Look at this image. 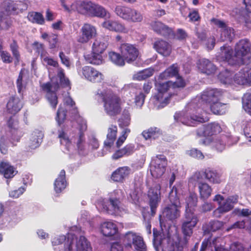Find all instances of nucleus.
Masks as SVG:
<instances>
[{
    "instance_id": "nucleus-7",
    "label": "nucleus",
    "mask_w": 251,
    "mask_h": 251,
    "mask_svg": "<svg viewBox=\"0 0 251 251\" xmlns=\"http://www.w3.org/2000/svg\"><path fill=\"white\" fill-rule=\"evenodd\" d=\"M97 95L102 99L104 110L108 115L114 116L120 112V100L110 90H98Z\"/></svg>"
},
{
    "instance_id": "nucleus-16",
    "label": "nucleus",
    "mask_w": 251,
    "mask_h": 251,
    "mask_svg": "<svg viewBox=\"0 0 251 251\" xmlns=\"http://www.w3.org/2000/svg\"><path fill=\"white\" fill-rule=\"evenodd\" d=\"M161 185L159 183H154L148 188L147 196L152 214L155 213L156 209L161 201Z\"/></svg>"
},
{
    "instance_id": "nucleus-25",
    "label": "nucleus",
    "mask_w": 251,
    "mask_h": 251,
    "mask_svg": "<svg viewBox=\"0 0 251 251\" xmlns=\"http://www.w3.org/2000/svg\"><path fill=\"white\" fill-rule=\"evenodd\" d=\"M221 127L217 123H211L207 125H203L198 130V134L199 136H203L206 137H214V135L220 132Z\"/></svg>"
},
{
    "instance_id": "nucleus-23",
    "label": "nucleus",
    "mask_w": 251,
    "mask_h": 251,
    "mask_svg": "<svg viewBox=\"0 0 251 251\" xmlns=\"http://www.w3.org/2000/svg\"><path fill=\"white\" fill-rule=\"evenodd\" d=\"M117 133V127L116 126L111 125L108 128L106 139L104 141L103 149L98 152V156H102L106 154L109 148L114 144Z\"/></svg>"
},
{
    "instance_id": "nucleus-64",
    "label": "nucleus",
    "mask_w": 251,
    "mask_h": 251,
    "mask_svg": "<svg viewBox=\"0 0 251 251\" xmlns=\"http://www.w3.org/2000/svg\"><path fill=\"white\" fill-rule=\"evenodd\" d=\"M59 56L60 58L61 63L67 68L70 69L72 65V62L69 57L66 55L62 51H61L59 53Z\"/></svg>"
},
{
    "instance_id": "nucleus-45",
    "label": "nucleus",
    "mask_w": 251,
    "mask_h": 251,
    "mask_svg": "<svg viewBox=\"0 0 251 251\" xmlns=\"http://www.w3.org/2000/svg\"><path fill=\"white\" fill-rule=\"evenodd\" d=\"M198 188L201 199L205 200L211 196L212 189L206 182L203 184H200Z\"/></svg>"
},
{
    "instance_id": "nucleus-63",
    "label": "nucleus",
    "mask_w": 251,
    "mask_h": 251,
    "mask_svg": "<svg viewBox=\"0 0 251 251\" xmlns=\"http://www.w3.org/2000/svg\"><path fill=\"white\" fill-rule=\"evenodd\" d=\"M187 154L195 158L202 159L204 158V156L202 152L196 149H192L186 151Z\"/></svg>"
},
{
    "instance_id": "nucleus-55",
    "label": "nucleus",
    "mask_w": 251,
    "mask_h": 251,
    "mask_svg": "<svg viewBox=\"0 0 251 251\" xmlns=\"http://www.w3.org/2000/svg\"><path fill=\"white\" fill-rule=\"evenodd\" d=\"M63 97V101L64 104L67 106H70L71 108L72 113L75 116H77V110L75 107V102L71 98L69 93L68 92L65 93L64 94Z\"/></svg>"
},
{
    "instance_id": "nucleus-18",
    "label": "nucleus",
    "mask_w": 251,
    "mask_h": 251,
    "mask_svg": "<svg viewBox=\"0 0 251 251\" xmlns=\"http://www.w3.org/2000/svg\"><path fill=\"white\" fill-rule=\"evenodd\" d=\"M79 75L87 80L92 82H100L103 80L102 74L90 66H84L78 70Z\"/></svg>"
},
{
    "instance_id": "nucleus-37",
    "label": "nucleus",
    "mask_w": 251,
    "mask_h": 251,
    "mask_svg": "<svg viewBox=\"0 0 251 251\" xmlns=\"http://www.w3.org/2000/svg\"><path fill=\"white\" fill-rule=\"evenodd\" d=\"M17 173L16 169L8 162H2L0 163V174L5 178H12Z\"/></svg>"
},
{
    "instance_id": "nucleus-34",
    "label": "nucleus",
    "mask_w": 251,
    "mask_h": 251,
    "mask_svg": "<svg viewBox=\"0 0 251 251\" xmlns=\"http://www.w3.org/2000/svg\"><path fill=\"white\" fill-rule=\"evenodd\" d=\"M8 126L12 134L14 140L19 141L20 138L23 135V133L20 130H18V122L15 118L11 117L7 123Z\"/></svg>"
},
{
    "instance_id": "nucleus-32",
    "label": "nucleus",
    "mask_w": 251,
    "mask_h": 251,
    "mask_svg": "<svg viewBox=\"0 0 251 251\" xmlns=\"http://www.w3.org/2000/svg\"><path fill=\"white\" fill-rule=\"evenodd\" d=\"M23 107V103L19 98L12 97L7 103V109L9 113L15 114L18 112Z\"/></svg>"
},
{
    "instance_id": "nucleus-36",
    "label": "nucleus",
    "mask_w": 251,
    "mask_h": 251,
    "mask_svg": "<svg viewBox=\"0 0 251 251\" xmlns=\"http://www.w3.org/2000/svg\"><path fill=\"white\" fill-rule=\"evenodd\" d=\"M151 26L154 31L163 36H168L172 33L171 28L160 22H152Z\"/></svg>"
},
{
    "instance_id": "nucleus-48",
    "label": "nucleus",
    "mask_w": 251,
    "mask_h": 251,
    "mask_svg": "<svg viewBox=\"0 0 251 251\" xmlns=\"http://www.w3.org/2000/svg\"><path fill=\"white\" fill-rule=\"evenodd\" d=\"M85 58L88 63L93 65H98L103 62L102 54L99 53H94L93 51L91 54L85 55Z\"/></svg>"
},
{
    "instance_id": "nucleus-59",
    "label": "nucleus",
    "mask_w": 251,
    "mask_h": 251,
    "mask_svg": "<svg viewBox=\"0 0 251 251\" xmlns=\"http://www.w3.org/2000/svg\"><path fill=\"white\" fill-rule=\"evenodd\" d=\"M87 145L89 149L91 150H97L100 146L99 140L93 134L88 136Z\"/></svg>"
},
{
    "instance_id": "nucleus-1",
    "label": "nucleus",
    "mask_w": 251,
    "mask_h": 251,
    "mask_svg": "<svg viewBox=\"0 0 251 251\" xmlns=\"http://www.w3.org/2000/svg\"><path fill=\"white\" fill-rule=\"evenodd\" d=\"M222 92L218 89H207L201 96L196 97L185 107V113H176L174 116L177 122L188 126L207 122V114L212 111L215 114L226 112V105L219 102Z\"/></svg>"
},
{
    "instance_id": "nucleus-61",
    "label": "nucleus",
    "mask_w": 251,
    "mask_h": 251,
    "mask_svg": "<svg viewBox=\"0 0 251 251\" xmlns=\"http://www.w3.org/2000/svg\"><path fill=\"white\" fill-rule=\"evenodd\" d=\"M57 76L60 79V82L61 85L70 88L69 81L68 78L65 77L64 70L61 67H58L57 69Z\"/></svg>"
},
{
    "instance_id": "nucleus-44",
    "label": "nucleus",
    "mask_w": 251,
    "mask_h": 251,
    "mask_svg": "<svg viewBox=\"0 0 251 251\" xmlns=\"http://www.w3.org/2000/svg\"><path fill=\"white\" fill-rule=\"evenodd\" d=\"M183 189V183L177 182L171 189L169 195V199L179 201L178 195L182 194Z\"/></svg>"
},
{
    "instance_id": "nucleus-38",
    "label": "nucleus",
    "mask_w": 251,
    "mask_h": 251,
    "mask_svg": "<svg viewBox=\"0 0 251 251\" xmlns=\"http://www.w3.org/2000/svg\"><path fill=\"white\" fill-rule=\"evenodd\" d=\"M153 47L159 53L165 56L169 55L171 52L170 45L163 40H159L155 42Z\"/></svg>"
},
{
    "instance_id": "nucleus-22",
    "label": "nucleus",
    "mask_w": 251,
    "mask_h": 251,
    "mask_svg": "<svg viewBox=\"0 0 251 251\" xmlns=\"http://www.w3.org/2000/svg\"><path fill=\"white\" fill-rule=\"evenodd\" d=\"M120 49L124 60L128 63L135 61L138 57V50L132 45L123 44L121 45Z\"/></svg>"
},
{
    "instance_id": "nucleus-50",
    "label": "nucleus",
    "mask_w": 251,
    "mask_h": 251,
    "mask_svg": "<svg viewBox=\"0 0 251 251\" xmlns=\"http://www.w3.org/2000/svg\"><path fill=\"white\" fill-rule=\"evenodd\" d=\"M108 57L110 61L117 66H123L125 64L124 57L119 53L114 51H110L108 53Z\"/></svg>"
},
{
    "instance_id": "nucleus-12",
    "label": "nucleus",
    "mask_w": 251,
    "mask_h": 251,
    "mask_svg": "<svg viewBox=\"0 0 251 251\" xmlns=\"http://www.w3.org/2000/svg\"><path fill=\"white\" fill-rule=\"evenodd\" d=\"M198 222L199 219L194 212L190 211L187 209L185 211L184 218L181 226L185 243L188 242L192 235L193 228L196 226Z\"/></svg>"
},
{
    "instance_id": "nucleus-31",
    "label": "nucleus",
    "mask_w": 251,
    "mask_h": 251,
    "mask_svg": "<svg viewBox=\"0 0 251 251\" xmlns=\"http://www.w3.org/2000/svg\"><path fill=\"white\" fill-rule=\"evenodd\" d=\"M44 134L42 131L35 130L30 135L29 140L28 142V147L32 150L38 148L42 141Z\"/></svg>"
},
{
    "instance_id": "nucleus-14",
    "label": "nucleus",
    "mask_w": 251,
    "mask_h": 251,
    "mask_svg": "<svg viewBox=\"0 0 251 251\" xmlns=\"http://www.w3.org/2000/svg\"><path fill=\"white\" fill-rule=\"evenodd\" d=\"M130 124V116L129 113L128 111L125 110L121 118L118 121V125L122 129V131L116 143L117 148H120L123 144L130 133L131 130L128 127Z\"/></svg>"
},
{
    "instance_id": "nucleus-57",
    "label": "nucleus",
    "mask_w": 251,
    "mask_h": 251,
    "mask_svg": "<svg viewBox=\"0 0 251 251\" xmlns=\"http://www.w3.org/2000/svg\"><path fill=\"white\" fill-rule=\"evenodd\" d=\"M66 118V111L62 105H60L56 113L55 120L58 125L60 126L62 124Z\"/></svg>"
},
{
    "instance_id": "nucleus-42",
    "label": "nucleus",
    "mask_w": 251,
    "mask_h": 251,
    "mask_svg": "<svg viewBox=\"0 0 251 251\" xmlns=\"http://www.w3.org/2000/svg\"><path fill=\"white\" fill-rule=\"evenodd\" d=\"M228 65L232 66H238L241 65H245L251 67V51L242 57L241 59L228 60Z\"/></svg>"
},
{
    "instance_id": "nucleus-58",
    "label": "nucleus",
    "mask_w": 251,
    "mask_h": 251,
    "mask_svg": "<svg viewBox=\"0 0 251 251\" xmlns=\"http://www.w3.org/2000/svg\"><path fill=\"white\" fill-rule=\"evenodd\" d=\"M10 48L13 57L15 60V63L17 64L19 63L21 58L19 47L15 41H13V42L10 44Z\"/></svg>"
},
{
    "instance_id": "nucleus-9",
    "label": "nucleus",
    "mask_w": 251,
    "mask_h": 251,
    "mask_svg": "<svg viewBox=\"0 0 251 251\" xmlns=\"http://www.w3.org/2000/svg\"><path fill=\"white\" fill-rule=\"evenodd\" d=\"M238 196L233 195L228 197L225 200L224 197L219 194L214 196L213 201L218 204V207L213 212V215L216 218H220L221 216L231 210L234 205L238 202Z\"/></svg>"
},
{
    "instance_id": "nucleus-27",
    "label": "nucleus",
    "mask_w": 251,
    "mask_h": 251,
    "mask_svg": "<svg viewBox=\"0 0 251 251\" xmlns=\"http://www.w3.org/2000/svg\"><path fill=\"white\" fill-rule=\"evenodd\" d=\"M101 25L103 28L117 32L127 33L129 31L124 24L115 20H106L102 23Z\"/></svg>"
},
{
    "instance_id": "nucleus-62",
    "label": "nucleus",
    "mask_w": 251,
    "mask_h": 251,
    "mask_svg": "<svg viewBox=\"0 0 251 251\" xmlns=\"http://www.w3.org/2000/svg\"><path fill=\"white\" fill-rule=\"evenodd\" d=\"M2 6L8 13H11L17 11L15 2L11 0H8L4 1Z\"/></svg>"
},
{
    "instance_id": "nucleus-19",
    "label": "nucleus",
    "mask_w": 251,
    "mask_h": 251,
    "mask_svg": "<svg viewBox=\"0 0 251 251\" xmlns=\"http://www.w3.org/2000/svg\"><path fill=\"white\" fill-rule=\"evenodd\" d=\"M97 34L96 27L89 24H85L81 28L80 34L77 37L78 42L84 44L95 37Z\"/></svg>"
},
{
    "instance_id": "nucleus-3",
    "label": "nucleus",
    "mask_w": 251,
    "mask_h": 251,
    "mask_svg": "<svg viewBox=\"0 0 251 251\" xmlns=\"http://www.w3.org/2000/svg\"><path fill=\"white\" fill-rule=\"evenodd\" d=\"M81 229L77 226L70 228L66 236L58 235L51 240L54 251H56L55 246L61 245L64 243V251H92L90 242L83 235H81Z\"/></svg>"
},
{
    "instance_id": "nucleus-54",
    "label": "nucleus",
    "mask_w": 251,
    "mask_h": 251,
    "mask_svg": "<svg viewBox=\"0 0 251 251\" xmlns=\"http://www.w3.org/2000/svg\"><path fill=\"white\" fill-rule=\"evenodd\" d=\"M242 106L244 110L251 115V94L247 93L242 98Z\"/></svg>"
},
{
    "instance_id": "nucleus-56",
    "label": "nucleus",
    "mask_w": 251,
    "mask_h": 251,
    "mask_svg": "<svg viewBox=\"0 0 251 251\" xmlns=\"http://www.w3.org/2000/svg\"><path fill=\"white\" fill-rule=\"evenodd\" d=\"M12 24V21L10 17L2 12H0V28L2 29H8Z\"/></svg>"
},
{
    "instance_id": "nucleus-40",
    "label": "nucleus",
    "mask_w": 251,
    "mask_h": 251,
    "mask_svg": "<svg viewBox=\"0 0 251 251\" xmlns=\"http://www.w3.org/2000/svg\"><path fill=\"white\" fill-rule=\"evenodd\" d=\"M66 185L65 172L64 170H62L60 171L59 175L54 181V190L56 193H60L66 188Z\"/></svg>"
},
{
    "instance_id": "nucleus-60",
    "label": "nucleus",
    "mask_w": 251,
    "mask_h": 251,
    "mask_svg": "<svg viewBox=\"0 0 251 251\" xmlns=\"http://www.w3.org/2000/svg\"><path fill=\"white\" fill-rule=\"evenodd\" d=\"M145 97V95L141 91H139L136 93L134 103L136 108H141L144 103Z\"/></svg>"
},
{
    "instance_id": "nucleus-47",
    "label": "nucleus",
    "mask_w": 251,
    "mask_h": 251,
    "mask_svg": "<svg viewBox=\"0 0 251 251\" xmlns=\"http://www.w3.org/2000/svg\"><path fill=\"white\" fill-rule=\"evenodd\" d=\"M204 172L198 171L195 172L189 178V184H192L195 186L198 187L200 184H203L205 182L204 180L203 176Z\"/></svg>"
},
{
    "instance_id": "nucleus-35",
    "label": "nucleus",
    "mask_w": 251,
    "mask_h": 251,
    "mask_svg": "<svg viewBox=\"0 0 251 251\" xmlns=\"http://www.w3.org/2000/svg\"><path fill=\"white\" fill-rule=\"evenodd\" d=\"M108 46V42L104 37L98 38L95 40L92 47L93 52L103 53Z\"/></svg>"
},
{
    "instance_id": "nucleus-5",
    "label": "nucleus",
    "mask_w": 251,
    "mask_h": 251,
    "mask_svg": "<svg viewBox=\"0 0 251 251\" xmlns=\"http://www.w3.org/2000/svg\"><path fill=\"white\" fill-rule=\"evenodd\" d=\"M235 54L233 55L232 48L224 45L221 47L220 52L217 56V60L228 65V60L241 59L251 51L250 44L247 39H242L236 43L235 46Z\"/></svg>"
},
{
    "instance_id": "nucleus-21",
    "label": "nucleus",
    "mask_w": 251,
    "mask_h": 251,
    "mask_svg": "<svg viewBox=\"0 0 251 251\" xmlns=\"http://www.w3.org/2000/svg\"><path fill=\"white\" fill-rule=\"evenodd\" d=\"M212 21L216 25L221 28V35L219 40L221 41H231L234 36V29L227 26L224 22L220 20L213 19Z\"/></svg>"
},
{
    "instance_id": "nucleus-4",
    "label": "nucleus",
    "mask_w": 251,
    "mask_h": 251,
    "mask_svg": "<svg viewBox=\"0 0 251 251\" xmlns=\"http://www.w3.org/2000/svg\"><path fill=\"white\" fill-rule=\"evenodd\" d=\"M76 120L79 132L75 136L70 139L64 131L59 130L58 137L60 139V144L65 147L66 151L68 153H74L77 151L80 154H83L85 150L84 132L87 129V126L86 121L82 117L78 116Z\"/></svg>"
},
{
    "instance_id": "nucleus-13",
    "label": "nucleus",
    "mask_w": 251,
    "mask_h": 251,
    "mask_svg": "<svg viewBox=\"0 0 251 251\" xmlns=\"http://www.w3.org/2000/svg\"><path fill=\"white\" fill-rule=\"evenodd\" d=\"M167 165V160L163 154H157L151 158L150 171L155 178L161 177L165 173Z\"/></svg>"
},
{
    "instance_id": "nucleus-24",
    "label": "nucleus",
    "mask_w": 251,
    "mask_h": 251,
    "mask_svg": "<svg viewBox=\"0 0 251 251\" xmlns=\"http://www.w3.org/2000/svg\"><path fill=\"white\" fill-rule=\"evenodd\" d=\"M227 137L225 135L206 137L203 139L202 143L209 146L218 151H223L225 148V140Z\"/></svg>"
},
{
    "instance_id": "nucleus-6",
    "label": "nucleus",
    "mask_w": 251,
    "mask_h": 251,
    "mask_svg": "<svg viewBox=\"0 0 251 251\" xmlns=\"http://www.w3.org/2000/svg\"><path fill=\"white\" fill-rule=\"evenodd\" d=\"M221 82L225 84L251 85V69L244 68L233 76L232 73L226 70L219 75Z\"/></svg>"
},
{
    "instance_id": "nucleus-15",
    "label": "nucleus",
    "mask_w": 251,
    "mask_h": 251,
    "mask_svg": "<svg viewBox=\"0 0 251 251\" xmlns=\"http://www.w3.org/2000/svg\"><path fill=\"white\" fill-rule=\"evenodd\" d=\"M153 236V246L156 251H159V246L162 247V251H182V248L176 243H174L169 236L160 240L159 237L156 235L154 229Z\"/></svg>"
},
{
    "instance_id": "nucleus-2",
    "label": "nucleus",
    "mask_w": 251,
    "mask_h": 251,
    "mask_svg": "<svg viewBox=\"0 0 251 251\" xmlns=\"http://www.w3.org/2000/svg\"><path fill=\"white\" fill-rule=\"evenodd\" d=\"M178 68L173 64L160 74L155 80V89L157 92L151 99L157 109L163 108L167 105L174 95L175 88H183L185 86V82L180 76H177L176 80L173 82L171 81L163 82L164 80L176 76L178 74Z\"/></svg>"
},
{
    "instance_id": "nucleus-30",
    "label": "nucleus",
    "mask_w": 251,
    "mask_h": 251,
    "mask_svg": "<svg viewBox=\"0 0 251 251\" xmlns=\"http://www.w3.org/2000/svg\"><path fill=\"white\" fill-rule=\"evenodd\" d=\"M197 66L200 71L208 75L214 73L216 70V66L205 58L200 59L197 62Z\"/></svg>"
},
{
    "instance_id": "nucleus-51",
    "label": "nucleus",
    "mask_w": 251,
    "mask_h": 251,
    "mask_svg": "<svg viewBox=\"0 0 251 251\" xmlns=\"http://www.w3.org/2000/svg\"><path fill=\"white\" fill-rule=\"evenodd\" d=\"M153 74V69L148 68L134 74L133 76V78L136 80H142L150 77Z\"/></svg>"
},
{
    "instance_id": "nucleus-49",
    "label": "nucleus",
    "mask_w": 251,
    "mask_h": 251,
    "mask_svg": "<svg viewBox=\"0 0 251 251\" xmlns=\"http://www.w3.org/2000/svg\"><path fill=\"white\" fill-rule=\"evenodd\" d=\"M26 71L22 70L17 80V87L19 93L23 92L25 89L26 83L25 81Z\"/></svg>"
},
{
    "instance_id": "nucleus-33",
    "label": "nucleus",
    "mask_w": 251,
    "mask_h": 251,
    "mask_svg": "<svg viewBox=\"0 0 251 251\" xmlns=\"http://www.w3.org/2000/svg\"><path fill=\"white\" fill-rule=\"evenodd\" d=\"M100 231L105 236H112L117 233L118 227L112 222H105L101 225Z\"/></svg>"
},
{
    "instance_id": "nucleus-41",
    "label": "nucleus",
    "mask_w": 251,
    "mask_h": 251,
    "mask_svg": "<svg viewBox=\"0 0 251 251\" xmlns=\"http://www.w3.org/2000/svg\"><path fill=\"white\" fill-rule=\"evenodd\" d=\"M224 223L218 220H211L208 224L202 226V230L204 234L209 233L211 231H216L220 229L223 226Z\"/></svg>"
},
{
    "instance_id": "nucleus-46",
    "label": "nucleus",
    "mask_w": 251,
    "mask_h": 251,
    "mask_svg": "<svg viewBox=\"0 0 251 251\" xmlns=\"http://www.w3.org/2000/svg\"><path fill=\"white\" fill-rule=\"evenodd\" d=\"M161 130L157 127H151L142 132V135L146 140L149 139H155L161 136Z\"/></svg>"
},
{
    "instance_id": "nucleus-17",
    "label": "nucleus",
    "mask_w": 251,
    "mask_h": 251,
    "mask_svg": "<svg viewBox=\"0 0 251 251\" xmlns=\"http://www.w3.org/2000/svg\"><path fill=\"white\" fill-rule=\"evenodd\" d=\"M58 88V84L53 82H48L42 85L43 90L46 93V99L53 109H55L58 104V99L55 92Z\"/></svg>"
},
{
    "instance_id": "nucleus-28",
    "label": "nucleus",
    "mask_w": 251,
    "mask_h": 251,
    "mask_svg": "<svg viewBox=\"0 0 251 251\" xmlns=\"http://www.w3.org/2000/svg\"><path fill=\"white\" fill-rule=\"evenodd\" d=\"M222 239L220 237L204 239L202 243L200 251H204L208 246L211 248V251H226L221 245L219 246Z\"/></svg>"
},
{
    "instance_id": "nucleus-43",
    "label": "nucleus",
    "mask_w": 251,
    "mask_h": 251,
    "mask_svg": "<svg viewBox=\"0 0 251 251\" xmlns=\"http://www.w3.org/2000/svg\"><path fill=\"white\" fill-rule=\"evenodd\" d=\"M205 178L213 183H219L221 182V175L216 170L210 169H206L204 171Z\"/></svg>"
},
{
    "instance_id": "nucleus-26",
    "label": "nucleus",
    "mask_w": 251,
    "mask_h": 251,
    "mask_svg": "<svg viewBox=\"0 0 251 251\" xmlns=\"http://www.w3.org/2000/svg\"><path fill=\"white\" fill-rule=\"evenodd\" d=\"M93 2L90 1H76L70 6V12L72 11L76 10L83 14L90 15Z\"/></svg>"
},
{
    "instance_id": "nucleus-53",
    "label": "nucleus",
    "mask_w": 251,
    "mask_h": 251,
    "mask_svg": "<svg viewBox=\"0 0 251 251\" xmlns=\"http://www.w3.org/2000/svg\"><path fill=\"white\" fill-rule=\"evenodd\" d=\"M27 18L33 23H36L39 25H43L45 22L44 18L43 15L36 12H31L28 13Z\"/></svg>"
},
{
    "instance_id": "nucleus-39",
    "label": "nucleus",
    "mask_w": 251,
    "mask_h": 251,
    "mask_svg": "<svg viewBox=\"0 0 251 251\" xmlns=\"http://www.w3.org/2000/svg\"><path fill=\"white\" fill-rule=\"evenodd\" d=\"M92 6L90 16L100 18L110 17V14L101 5L93 3Z\"/></svg>"
},
{
    "instance_id": "nucleus-20",
    "label": "nucleus",
    "mask_w": 251,
    "mask_h": 251,
    "mask_svg": "<svg viewBox=\"0 0 251 251\" xmlns=\"http://www.w3.org/2000/svg\"><path fill=\"white\" fill-rule=\"evenodd\" d=\"M124 241L126 246L131 247L133 245L136 250L144 251L145 249L143 238L132 232H128L126 234Z\"/></svg>"
},
{
    "instance_id": "nucleus-10",
    "label": "nucleus",
    "mask_w": 251,
    "mask_h": 251,
    "mask_svg": "<svg viewBox=\"0 0 251 251\" xmlns=\"http://www.w3.org/2000/svg\"><path fill=\"white\" fill-rule=\"evenodd\" d=\"M114 11L120 18L130 23H140L143 20V16L139 11L130 7L117 5Z\"/></svg>"
},
{
    "instance_id": "nucleus-11",
    "label": "nucleus",
    "mask_w": 251,
    "mask_h": 251,
    "mask_svg": "<svg viewBox=\"0 0 251 251\" xmlns=\"http://www.w3.org/2000/svg\"><path fill=\"white\" fill-rule=\"evenodd\" d=\"M170 204L165 207L160 215V224L161 228L166 227L165 221H173L177 219L180 216L179 209L181 204L179 201L169 200Z\"/></svg>"
},
{
    "instance_id": "nucleus-52",
    "label": "nucleus",
    "mask_w": 251,
    "mask_h": 251,
    "mask_svg": "<svg viewBox=\"0 0 251 251\" xmlns=\"http://www.w3.org/2000/svg\"><path fill=\"white\" fill-rule=\"evenodd\" d=\"M198 198L197 194L195 193H190L189 196L186 199V210L193 212V207L197 204Z\"/></svg>"
},
{
    "instance_id": "nucleus-8",
    "label": "nucleus",
    "mask_w": 251,
    "mask_h": 251,
    "mask_svg": "<svg viewBox=\"0 0 251 251\" xmlns=\"http://www.w3.org/2000/svg\"><path fill=\"white\" fill-rule=\"evenodd\" d=\"M96 206L99 211L111 215L121 216L126 212V209L116 198H110L108 200L100 199Z\"/></svg>"
},
{
    "instance_id": "nucleus-29",
    "label": "nucleus",
    "mask_w": 251,
    "mask_h": 251,
    "mask_svg": "<svg viewBox=\"0 0 251 251\" xmlns=\"http://www.w3.org/2000/svg\"><path fill=\"white\" fill-rule=\"evenodd\" d=\"M131 173V169L127 166L119 167L112 174L111 179L116 182H123Z\"/></svg>"
}]
</instances>
